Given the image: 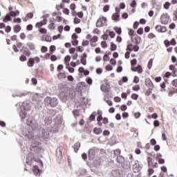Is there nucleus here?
Segmentation results:
<instances>
[{"label":"nucleus","instance_id":"obj_1","mask_svg":"<svg viewBox=\"0 0 177 177\" xmlns=\"http://www.w3.org/2000/svg\"><path fill=\"white\" fill-rule=\"evenodd\" d=\"M27 125L28 127H25L22 130V133L24 136L28 138V139H34V133L32 131H35L38 128V123L37 121L28 119Z\"/></svg>","mask_w":177,"mask_h":177},{"label":"nucleus","instance_id":"obj_2","mask_svg":"<svg viewBox=\"0 0 177 177\" xmlns=\"http://www.w3.org/2000/svg\"><path fill=\"white\" fill-rule=\"evenodd\" d=\"M59 102L56 97H47L44 99V104L46 106H50L51 107H56Z\"/></svg>","mask_w":177,"mask_h":177},{"label":"nucleus","instance_id":"obj_3","mask_svg":"<svg viewBox=\"0 0 177 177\" xmlns=\"http://www.w3.org/2000/svg\"><path fill=\"white\" fill-rule=\"evenodd\" d=\"M129 160H131V165H133V171L135 172V174H137V172L140 171V165H139V162L137 160H133V156L132 154H129Z\"/></svg>","mask_w":177,"mask_h":177},{"label":"nucleus","instance_id":"obj_4","mask_svg":"<svg viewBox=\"0 0 177 177\" xmlns=\"http://www.w3.org/2000/svg\"><path fill=\"white\" fill-rule=\"evenodd\" d=\"M106 21H107V18L104 17H100L96 22V27L98 28L103 27L106 24Z\"/></svg>","mask_w":177,"mask_h":177},{"label":"nucleus","instance_id":"obj_5","mask_svg":"<svg viewBox=\"0 0 177 177\" xmlns=\"http://www.w3.org/2000/svg\"><path fill=\"white\" fill-rule=\"evenodd\" d=\"M30 150L32 151L33 153H35L36 154H39V153L42 151V149H41V147H39L38 145L37 144H32L30 147Z\"/></svg>","mask_w":177,"mask_h":177},{"label":"nucleus","instance_id":"obj_6","mask_svg":"<svg viewBox=\"0 0 177 177\" xmlns=\"http://www.w3.org/2000/svg\"><path fill=\"white\" fill-rule=\"evenodd\" d=\"M50 130L48 129H43L41 131V138L42 139L46 140L50 138Z\"/></svg>","mask_w":177,"mask_h":177},{"label":"nucleus","instance_id":"obj_7","mask_svg":"<svg viewBox=\"0 0 177 177\" xmlns=\"http://www.w3.org/2000/svg\"><path fill=\"white\" fill-rule=\"evenodd\" d=\"M20 52L23 53L24 55L27 56L28 57H30L31 56V52H30V50L26 46H23L22 48L20 50Z\"/></svg>","mask_w":177,"mask_h":177},{"label":"nucleus","instance_id":"obj_8","mask_svg":"<svg viewBox=\"0 0 177 177\" xmlns=\"http://www.w3.org/2000/svg\"><path fill=\"white\" fill-rule=\"evenodd\" d=\"M34 160V153H29L26 157V164L28 165H31V162Z\"/></svg>","mask_w":177,"mask_h":177},{"label":"nucleus","instance_id":"obj_9","mask_svg":"<svg viewBox=\"0 0 177 177\" xmlns=\"http://www.w3.org/2000/svg\"><path fill=\"white\" fill-rule=\"evenodd\" d=\"M21 109H24L25 111H30V110H31V105L30 103L24 102L22 103Z\"/></svg>","mask_w":177,"mask_h":177},{"label":"nucleus","instance_id":"obj_10","mask_svg":"<svg viewBox=\"0 0 177 177\" xmlns=\"http://www.w3.org/2000/svg\"><path fill=\"white\" fill-rule=\"evenodd\" d=\"M145 85L149 88L150 91H153L154 88V84H153V82H151V80L147 79L145 80Z\"/></svg>","mask_w":177,"mask_h":177},{"label":"nucleus","instance_id":"obj_11","mask_svg":"<svg viewBox=\"0 0 177 177\" xmlns=\"http://www.w3.org/2000/svg\"><path fill=\"white\" fill-rule=\"evenodd\" d=\"M45 122V125H50L52 124V117H50V115H48L47 116H44L43 117Z\"/></svg>","mask_w":177,"mask_h":177},{"label":"nucleus","instance_id":"obj_12","mask_svg":"<svg viewBox=\"0 0 177 177\" xmlns=\"http://www.w3.org/2000/svg\"><path fill=\"white\" fill-rule=\"evenodd\" d=\"M131 165H132L131 160L124 161L123 163H122V167L124 168V169H129V168H131Z\"/></svg>","mask_w":177,"mask_h":177},{"label":"nucleus","instance_id":"obj_13","mask_svg":"<svg viewBox=\"0 0 177 177\" xmlns=\"http://www.w3.org/2000/svg\"><path fill=\"white\" fill-rule=\"evenodd\" d=\"M95 156H96V152L95 151V149H91L88 151V158L92 160L95 158Z\"/></svg>","mask_w":177,"mask_h":177},{"label":"nucleus","instance_id":"obj_14","mask_svg":"<svg viewBox=\"0 0 177 177\" xmlns=\"http://www.w3.org/2000/svg\"><path fill=\"white\" fill-rule=\"evenodd\" d=\"M156 30L158 32H165L167 31V28L165 26H161V25H158L156 26Z\"/></svg>","mask_w":177,"mask_h":177},{"label":"nucleus","instance_id":"obj_15","mask_svg":"<svg viewBox=\"0 0 177 177\" xmlns=\"http://www.w3.org/2000/svg\"><path fill=\"white\" fill-rule=\"evenodd\" d=\"M42 18L44 19L43 21L37 22L36 24V27H42V26L46 24V15H43Z\"/></svg>","mask_w":177,"mask_h":177},{"label":"nucleus","instance_id":"obj_16","mask_svg":"<svg viewBox=\"0 0 177 177\" xmlns=\"http://www.w3.org/2000/svg\"><path fill=\"white\" fill-rule=\"evenodd\" d=\"M162 24H167L169 20V18L167 16V15L163 14L160 17Z\"/></svg>","mask_w":177,"mask_h":177},{"label":"nucleus","instance_id":"obj_17","mask_svg":"<svg viewBox=\"0 0 177 177\" xmlns=\"http://www.w3.org/2000/svg\"><path fill=\"white\" fill-rule=\"evenodd\" d=\"M33 172L36 176H39V175H41V172H42V170L39 169L38 166H35L33 167Z\"/></svg>","mask_w":177,"mask_h":177},{"label":"nucleus","instance_id":"obj_18","mask_svg":"<svg viewBox=\"0 0 177 177\" xmlns=\"http://www.w3.org/2000/svg\"><path fill=\"white\" fill-rule=\"evenodd\" d=\"M19 117L21 118V120H26V118H28V115H27V113L26 111L21 110L20 112H19Z\"/></svg>","mask_w":177,"mask_h":177},{"label":"nucleus","instance_id":"obj_19","mask_svg":"<svg viewBox=\"0 0 177 177\" xmlns=\"http://www.w3.org/2000/svg\"><path fill=\"white\" fill-rule=\"evenodd\" d=\"M57 157L58 160H62L63 157V152L62 151V149L59 147L57 149Z\"/></svg>","mask_w":177,"mask_h":177},{"label":"nucleus","instance_id":"obj_20","mask_svg":"<svg viewBox=\"0 0 177 177\" xmlns=\"http://www.w3.org/2000/svg\"><path fill=\"white\" fill-rule=\"evenodd\" d=\"M3 21L4 23H8V21H12V15L8 13L6 17L3 18Z\"/></svg>","mask_w":177,"mask_h":177},{"label":"nucleus","instance_id":"obj_21","mask_svg":"<svg viewBox=\"0 0 177 177\" xmlns=\"http://www.w3.org/2000/svg\"><path fill=\"white\" fill-rule=\"evenodd\" d=\"M34 64H35V59L34 58H30L28 62V67H34Z\"/></svg>","mask_w":177,"mask_h":177},{"label":"nucleus","instance_id":"obj_22","mask_svg":"<svg viewBox=\"0 0 177 177\" xmlns=\"http://www.w3.org/2000/svg\"><path fill=\"white\" fill-rule=\"evenodd\" d=\"M116 161L118 164H122L125 161V158L122 156H119L117 157Z\"/></svg>","mask_w":177,"mask_h":177},{"label":"nucleus","instance_id":"obj_23","mask_svg":"<svg viewBox=\"0 0 177 177\" xmlns=\"http://www.w3.org/2000/svg\"><path fill=\"white\" fill-rule=\"evenodd\" d=\"M112 20H114L115 21H120V14L118 13L113 14Z\"/></svg>","mask_w":177,"mask_h":177},{"label":"nucleus","instance_id":"obj_24","mask_svg":"<svg viewBox=\"0 0 177 177\" xmlns=\"http://www.w3.org/2000/svg\"><path fill=\"white\" fill-rule=\"evenodd\" d=\"M74 149V151L75 153H77L78 151V150H80V148L81 147V143L80 142H76L74 145V147H73Z\"/></svg>","mask_w":177,"mask_h":177},{"label":"nucleus","instance_id":"obj_25","mask_svg":"<svg viewBox=\"0 0 177 177\" xmlns=\"http://www.w3.org/2000/svg\"><path fill=\"white\" fill-rule=\"evenodd\" d=\"M152 161H153V159L151 157L147 158V162H148L149 168H153V165H154V164L153 163Z\"/></svg>","mask_w":177,"mask_h":177},{"label":"nucleus","instance_id":"obj_26","mask_svg":"<svg viewBox=\"0 0 177 177\" xmlns=\"http://www.w3.org/2000/svg\"><path fill=\"white\" fill-rule=\"evenodd\" d=\"M43 41H46V42H52V37L49 35H45L43 37Z\"/></svg>","mask_w":177,"mask_h":177},{"label":"nucleus","instance_id":"obj_27","mask_svg":"<svg viewBox=\"0 0 177 177\" xmlns=\"http://www.w3.org/2000/svg\"><path fill=\"white\" fill-rule=\"evenodd\" d=\"M57 77L59 78V80H63L64 78H67V76L64 73H59L57 75Z\"/></svg>","mask_w":177,"mask_h":177},{"label":"nucleus","instance_id":"obj_28","mask_svg":"<svg viewBox=\"0 0 177 177\" xmlns=\"http://www.w3.org/2000/svg\"><path fill=\"white\" fill-rule=\"evenodd\" d=\"M93 132H94V133H95V135H100V133H102V129L95 127L93 129Z\"/></svg>","mask_w":177,"mask_h":177},{"label":"nucleus","instance_id":"obj_29","mask_svg":"<svg viewBox=\"0 0 177 177\" xmlns=\"http://www.w3.org/2000/svg\"><path fill=\"white\" fill-rule=\"evenodd\" d=\"M138 73V74H142L143 73V69L142 68V66L138 65L136 67V72Z\"/></svg>","mask_w":177,"mask_h":177},{"label":"nucleus","instance_id":"obj_30","mask_svg":"<svg viewBox=\"0 0 177 177\" xmlns=\"http://www.w3.org/2000/svg\"><path fill=\"white\" fill-rule=\"evenodd\" d=\"M79 174L81 176H85L86 175V169H80L79 170Z\"/></svg>","mask_w":177,"mask_h":177},{"label":"nucleus","instance_id":"obj_31","mask_svg":"<svg viewBox=\"0 0 177 177\" xmlns=\"http://www.w3.org/2000/svg\"><path fill=\"white\" fill-rule=\"evenodd\" d=\"M26 45L30 50H34L35 49V45L32 43H28Z\"/></svg>","mask_w":177,"mask_h":177},{"label":"nucleus","instance_id":"obj_32","mask_svg":"<svg viewBox=\"0 0 177 177\" xmlns=\"http://www.w3.org/2000/svg\"><path fill=\"white\" fill-rule=\"evenodd\" d=\"M114 30H115V32H117V34H118V35H121V34L122 33V30L121 29V28H118V27L115 26L114 28Z\"/></svg>","mask_w":177,"mask_h":177},{"label":"nucleus","instance_id":"obj_33","mask_svg":"<svg viewBox=\"0 0 177 177\" xmlns=\"http://www.w3.org/2000/svg\"><path fill=\"white\" fill-rule=\"evenodd\" d=\"M21 30V27L19 25H16L14 26L15 32H20Z\"/></svg>","mask_w":177,"mask_h":177},{"label":"nucleus","instance_id":"obj_34","mask_svg":"<svg viewBox=\"0 0 177 177\" xmlns=\"http://www.w3.org/2000/svg\"><path fill=\"white\" fill-rule=\"evenodd\" d=\"M111 52H114V50H117V45L114 44V43H111Z\"/></svg>","mask_w":177,"mask_h":177},{"label":"nucleus","instance_id":"obj_35","mask_svg":"<svg viewBox=\"0 0 177 177\" xmlns=\"http://www.w3.org/2000/svg\"><path fill=\"white\" fill-rule=\"evenodd\" d=\"M71 60V57L70 55H66L64 58V63L67 64Z\"/></svg>","mask_w":177,"mask_h":177},{"label":"nucleus","instance_id":"obj_36","mask_svg":"<svg viewBox=\"0 0 177 177\" xmlns=\"http://www.w3.org/2000/svg\"><path fill=\"white\" fill-rule=\"evenodd\" d=\"M97 115V113L96 112H93L91 115H90V120L91 121H95V118L96 117V115Z\"/></svg>","mask_w":177,"mask_h":177},{"label":"nucleus","instance_id":"obj_37","mask_svg":"<svg viewBox=\"0 0 177 177\" xmlns=\"http://www.w3.org/2000/svg\"><path fill=\"white\" fill-rule=\"evenodd\" d=\"M151 67H153V59H150L148 62V68L149 70H151Z\"/></svg>","mask_w":177,"mask_h":177},{"label":"nucleus","instance_id":"obj_38","mask_svg":"<svg viewBox=\"0 0 177 177\" xmlns=\"http://www.w3.org/2000/svg\"><path fill=\"white\" fill-rule=\"evenodd\" d=\"M134 39L136 41V44L139 45V44H140V41L142 40V38H140V37L139 36H137Z\"/></svg>","mask_w":177,"mask_h":177},{"label":"nucleus","instance_id":"obj_39","mask_svg":"<svg viewBox=\"0 0 177 177\" xmlns=\"http://www.w3.org/2000/svg\"><path fill=\"white\" fill-rule=\"evenodd\" d=\"M68 99V96H67L66 95H64L63 97H61V100H62V102H63V103H66L67 102Z\"/></svg>","mask_w":177,"mask_h":177},{"label":"nucleus","instance_id":"obj_40","mask_svg":"<svg viewBox=\"0 0 177 177\" xmlns=\"http://www.w3.org/2000/svg\"><path fill=\"white\" fill-rule=\"evenodd\" d=\"M136 5H138V3H136V0H133L132 3L130 4L131 8H133V9H135V8H136Z\"/></svg>","mask_w":177,"mask_h":177},{"label":"nucleus","instance_id":"obj_41","mask_svg":"<svg viewBox=\"0 0 177 177\" xmlns=\"http://www.w3.org/2000/svg\"><path fill=\"white\" fill-rule=\"evenodd\" d=\"M102 120H103V117L102 116V115H99L98 117L97 118V121L99 125H102V123L100 122V121H102Z\"/></svg>","mask_w":177,"mask_h":177},{"label":"nucleus","instance_id":"obj_42","mask_svg":"<svg viewBox=\"0 0 177 177\" xmlns=\"http://www.w3.org/2000/svg\"><path fill=\"white\" fill-rule=\"evenodd\" d=\"M138 97H139V95L136 93H133L131 95V99H133V100H138Z\"/></svg>","mask_w":177,"mask_h":177},{"label":"nucleus","instance_id":"obj_43","mask_svg":"<svg viewBox=\"0 0 177 177\" xmlns=\"http://www.w3.org/2000/svg\"><path fill=\"white\" fill-rule=\"evenodd\" d=\"M163 6H164L165 9L168 10V9H169V6H171V3L167 1L166 3H165Z\"/></svg>","mask_w":177,"mask_h":177},{"label":"nucleus","instance_id":"obj_44","mask_svg":"<svg viewBox=\"0 0 177 177\" xmlns=\"http://www.w3.org/2000/svg\"><path fill=\"white\" fill-rule=\"evenodd\" d=\"M19 60L20 62H26V60H27V57L24 55H21L19 57Z\"/></svg>","mask_w":177,"mask_h":177},{"label":"nucleus","instance_id":"obj_45","mask_svg":"<svg viewBox=\"0 0 177 177\" xmlns=\"http://www.w3.org/2000/svg\"><path fill=\"white\" fill-rule=\"evenodd\" d=\"M41 52H42V53H46V52H48V47L43 46L41 48Z\"/></svg>","mask_w":177,"mask_h":177},{"label":"nucleus","instance_id":"obj_46","mask_svg":"<svg viewBox=\"0 0 177 177\" xmlns=\"http://www.w3.org/2000/svg\"><path fill=\"white\" fill-rule=\"evenodd\" d=\"M82 104H84V106H86V104H88V99L86 97H83L82 99Z\"/></svg>","mask_w":177,"mask_h":177},{"label":"nucleus","instance_id":"obj_47","mask_svg":"<svg viewBox=\"0 0 177 177\" xmlns=\"http://www.w3.org/2000/svg\"><path fill=\"white\" fill-rule=\"evenodd\" d=\"M73 23L74 24H80L81 23V19H78V17H75Z\"/></svg>","mask_w":177,"mask_h":177},{"label":"nucleus","instance_id":"obj_48","mask_svg":"<svg viewBox=\"0 0 177 177\" xmlns=\"http://www.w3.org/2000/svg\"><path fill=\"white\" fill-rule=\"evenodd\" d=\"M86 82L88 85H92V83L93 82V80L91 77H87Z\"/></svg>","mask_w":177,"mask_h":177},{"label":"nucleus","instance_id":"obj_49","mask_svg":"<svg viewBox=\"0 0 177 177\" xmlns=\"http://www.w3.org/2000/svg\"><path fill=\"white\" fill-rule=\"evenodd\" d=\"M148 38L149 39H154V38H156V35H154L153 33H149L148 35Z\"/></svg>","mask_w":177,"mask_h":177},{"label":"nucleus","instance_id":"obj_50","mask_svg":"<svg viewBox=\"0 0 177 177\" xmlns=\"http://www.w3.org/2000/svg\"><path fill=\"white\" fill-rule=\"evenodd\" d=\"M49 30H55V23H50L48 26Z\"/></svg>","mask_w":177,"mask_h":177},{"label":"nucleus","instance_id":"obj_51","mask_svg":"<svg viewBox=\"0 0 177 177\" xmlns=\"http://www.w3.org/2000/svg\"><path fill=\"white\" fill-rule=\"evenodd\" d=\"M137 33L139 35H142L143 34V28H139L138 30H137Z\"/></svg>","mask_w":177,"mask_h":177},{"label":"nucleus","instance_id":"obj_52","mask_svg":"<svg viewBox=\"0 0 177 177\" xmlns=\"http://www.w3.org/2000/svg\"><path fill=\"white\" fill-rule=\"evenodd\" d=\"M136 63H138V61L136 59H133L131 61V67H133V66H136Z\"/></svg>","mask_w":177,"mask_h":177},{"label":"nucleus","instance_id":"obj_53","mask_svg":"<svg viewBox=\"0 0 177 177\" xmlns=\"http://www.w3.org/2000/svg\"><path fill=\"white\" fill-rule=\"evenodd\" d=\"M132 89L135 91H138L140 89V86L139 85H136L132 87Z\"/></svg>","mask_w":177,"mask_h":177},{"label":"nucleus","instance_id":"obj_54","mask_svg":"<svg viewBox=\"0 0 177 177\" xmlns=\"http://www.w3.org/2000/svg\"><path fill=\"white\" fill-rule=\"evenodd\" d=\"M81 63L83 64V66H86V59L81 57Z\"/></svg>","mask_w":177,"mask_h":177},{"label":"nucleus","instance_id":"obj_55","mask_svg":"<svg viewBox=\"0 0 177 177\" xmlns=\"http://www.w3.org/2000/svg\"><path fill=\"white\" fill-rule=\"evenodd\" d=\"M132 46H133L132 45V44H129L127 46V50H129L130 52H132V50H133V49L132 48Z\"/></svg>","mask_w":177,"mask_h":177},{"label":"nucleus","instance_id":"obj_56","mask_svg":"<svg viewBox=\"0 0 177 177\" xmlns=\"http://www.w3.org/2000/svg\"><path fill=\"white\" fill-rule=\"evenodd\" d=\"M104 12H109L110 10V6L106 5L103 8Z\"/></svg>","mask_w":177,"mask_h":177},{"label":"nucleus","instance_id":"obj_57","mask_svg":"<svg viewBox=\"0 0 177 177\" xmlns=\"http://www.w3.org/2000/svg\"><path fill=\"white\" fill-rule=\"evenodd\" d=\"M106 71H111L113 70V66L110 64L106 65Z\"/></svg>","mask_w":177,"mask_h":177},{"label":"nucleus","instance_id":"obj_58","mask_svg":"<svg viewBox=\"0 0 177 177\" xmlns=\"http://www.w3.org/2000/svg\"><path fill=\"white\" fill-rule=\"evenodd\" d=\"M39 32H41V34H46L47 30L46 28H41L39 29Z\"/></svg>","mask_w":177,"mask_h":177},{"label":"nucleus","instance_id":"obj_59","mask_svg":"<svg viewBox=\"0 0 177 177\" xmlns=\"http://www.w3.org/2000/svg\"><path fill=\"white\" fill-rule=\"evenodd\" d=\"M32 24H28L27 26H26V30L28 31H32Z\"/></svg>","mask_w":177,"mask_h":177},{"label":"nucleus","instance_id":"obj_60","mask_svg":"<svg viewBox=\"0 0 177 177\" xmlns=\"http://www.w3.org/2000/svg\"><path fill=\"white\" fill-rule=\"evenodd\" d=\"M32 100H38V93H35L32 97Z\"/></svg>","mask_w":177,"mask_h":177},{"label":"nucleus","instance_id":"obj_61","mask_svg":"<svg viewBox=\"0 0 177 177\" xmlns=\"http://www.w3.org/2000/svg\"><path fill=\"white\" fill-rule=\"evenodd\" d=\"M101 46L102 48H107V43L105 41L101 42Z\"/></svg>","mask_w":177,"mask_h":177},{"label":"nucleus","instance_id":"obj_62","mask_svg":"<svg viewBox=\"0 0 177 177\" xmlns=\"http://www.w3.org/2000/svg\"><path fill=\"white\" fill-rule=\"evenodd\" d=\"M66 68H67V70H68V71H69V73H74V71H75L74 68H72V67L66 66Z\"/></svg>","mask_w":177,"mask_h":177},{"label":"nucleus","instance_id":"obj_63","mask_svg":"<svg viewBox=\"0 0 177 177\" xmlns=\"http://www.w3.org/2000/svg\"><path fill=\"white\" fill-rule=\"evenodd\" d=\"M171 85H173V86H175L176 88H177V79L174 80L171 82Z\"/></svg>","mask_w":177,"mask_h":177},{"label":"nucleus","instance_id":"obj_64","mask_svg":"<svg viewBox=\"0 0 177 177\" xmlns=\"http://www.w3.org/2000/svg\"><path fill=\"white\" fill-rule=\"evenodd\" d=\"M56 50V46H50V52H55Z\"/></svg>","mask_w":177,"mask_h":177}]
</instances>
